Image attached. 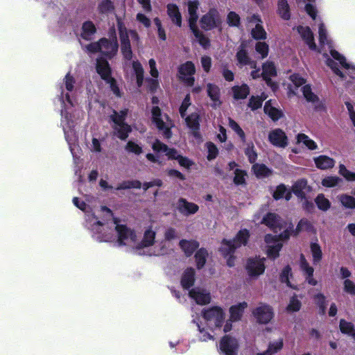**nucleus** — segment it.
<instances>
[{"label": "nucleus", "mask_w": 355, "mask_h": 355, "mask_svg": "<svg viewBox=\"0 0 355 355\" xmlns=\"http://www.w3.org/2000/svg\"><path fill=\"white\" fill-rule=\"evenodd\" d=\"M60 89V100L63 105L60 123L65 139L76 161L80 157V149L76 144L77 136L74 128L84 115L83 110L76 108V97L80 92V87L75 77L69 72L63 78Z\"/></svg>", "instance_id": "obj_1"}, {"label": "nucleus", "mask_w": 355, "mask_h": 355, "mask_svg": "<svg viewBox=\"0 0 355 355\" xmlns=\"http://www.w3.org/2000/svg\"><path fill=\"white\" fill-rule=\"evenodd\" d=\"M261 223L268 226L275 232L283 230V232L279 236L266 234L265 236L267 255L269 258L275 259L279 257L283 242L289 239L293 232V225L291 223H286L275 213H268L263 218Z\"/></svg>", "instance_id": "obj_2"}, {"label": "nucleus", "mask_w": 355, "mask_h": 355, "mask_svg": "<svg viewBox=\"0 0 355 355\" xmlns=\"http://www.w3.org/2000/svg\"><path fill=\"white\" fill-rule=\"evenodd\" d=\"M102 210L105 212V217L103 220L105 225L101 227L100 232L101 234H110L112 238L107 241H98L110 242L115 241L117 245L126 246L135 252L137 237L136 233L126 225L121 224L120 220L114 218L110 209L103 207Z\"/></svg>", "instance_id": "obj_3"}, {"label": "nucleus", "mask_w": 355, "mask_h": 355, "mask_svg": "<svg viewBox=\"0 0 355 355\" xmlns=\"http://www.w3.org/2000/svg\"><path fill=\"white\" fill-rule=\"evenodd\" d=\"M318 33L320 44L322 49H324L325 46H327L331 57L330 58L327 53H323V56L326 58L325 62L327 66L330 67L335 74L341 78H345L346 75H347L350 78L355 80V66L347 62L345 58L342 55L333 49L331 42L328 39L327 30L323 24H320Z\"/></svg>", "instance_id": "obj_4"}, {"label": "nucleus", "mask_w": 355, "mask_h": 355, "mask_svg": "<svg viewBox=\"0 0 355 355\" xmlns=\"http://www.w3.org/2000/svg\"><path fill=\"white\" fill-rule=\"evenodd\" d=\"M73 205L85 212V225L90 231L92 236L96 241H107L112 238L109 234H101L100 230L105 224L103 220L105 217V212H103L102 207L101 209H92L83 200L78 198H73Z\"/></svg>", "instance_id": "obj_5"}, {"label": "nucleus", "mask_w": 355, "mask_h": 355, "mask_svg": "<svg viewBox=\"0 0 355 355\" xmlns=\"http://www.w3.org/2000/svg\"><path fill=\"white\" fill-rule=\"evenodd\" d=\"M156 232L151 227L146 229L141 241L137 239L135 253L139 255L160 256L168 252L166 242H155Z\"/></svg>", "instance_id": "obj_6"}, {"label": "nucleus", "mask_w": 355, "mask_h": 355, "mask_svg": "<svg viewBox=\"0 0 355 355\" xmlns=\"http://www.w3.org/2000/svg\"><path fill=\"white\" fill-rule=\"evenodd\" d=\"M250 236L249 232L244 229L240 230L232 241L223 239L221 242L220 252L227 258V265L233 267L235 265V257L233 255L235 250L241 245H245Z\"/></svg>", "instance_id": "obj_7"}, {"label": "nucleus", "mask_w": 355, "mask_h": 355, "mask_svg": "<svg viewBox=\"0 0 355 355\" xmlns=\"http://www.w3.org/2000/svg\"><path fill=\"white\" fill-rule=\"evenodd\" d=\"M83 48L88 53H100L107 58H113L118 51V43L116 37L111 40L101 38L96 42H92Z\"/></svg>", "instance_id": "obj_8"}, {"label": "nucleus", "mask_w": 355, "mask_h": 355, "mask_svg": "<svg viewBox=\"0 0 355 355\" xmlns=\"http://www.w3.org/2000/svg\"><path fill=\"white\" fill-rule=\"evenodd\" d=\"M119 30L121 40V51L124 59L130 60L132 57V52L130 45V41L137 42L138 35L135 31H127L126 28L119 22Z\"/></svg>", "instance_id": "obj_9"}, {"label": "nucleus", "mask_w": 355, "mask_h": 355, "mask_svg": "<svg viewBox=\"0 0 355 355\" xmlns=\"http://www.w3.org/2000/svg\"><path fill=\"white\" fill-rule=\"evenodd\" d=\"M225 314L223 309L218 306H214L205 310L202 312V319L208 329L214 331L220 330L224 322Z\"/></svg>", "instance_id": "obj_10"}, {"label": "nucleus", "mask_w": 355, "mask_h": 355, "mask_svg": "<svg viewBox=\"0 0 355 355\" xmlns=\"http://www.w3.org/2000/svg\"><path fill=\"white\" fill-rule=\"evenodd\" d=\"M152 120L157 128L162 132L163 136L167 139L171 137V128L173 123L168 116L162 112L159 107L155 106L152 109Z\"/></svg>", "instance_id": "obj_11"}, {"label": "nucleus", "mask_w": 355, "mask_h": 355, "mask_svg": "<svg viewBox=\"0 0 355 355\" xmlns=\"http://www.w3.org/2000/svg\"><path fill=\"white\" fill-rule=\"evenodd\" d=\"M154 151L158 153H165L168 159H174L178 161L179 164L186 168H189L193 162L187 157L181 156L178 151L173 148H169L168 146L159 140H156L152 146Z\"/></svg>", "instance_id": "obj_12"}, {"label": "nucleus", "mask_w": 355, "mask_h": 355, "mask_svg": "<svg viewBox=\"0 0 355 355\" xmlns=\"http://www.w3.org/2000/svg\"><path fill=\"white\" fill-rule=\"evenodd\" d=\"M96 71L101 78L106 81L110 89L116 96H121L120 90L116 84L115 80L111 76V69L108 62L103 58L96 60Z\"/></svg>", "instance_id": "obj_13"}, {"label": "nucleus", "mask_w": 355, "mask_h": 355, "mask_svg": "<svg viewBox=\"0 0 355 355\" xmlns=\"http://www.w3.org/2000/svg\"><path fill=\"white\" fill-rule=\"evenodd\" d=\"M127 113L128 110L124 109L119 112L114 111L113 114L111 116V119L114 123V129L115 134L123 140L128 137V134L131 131L130 126L124 123Z\"/></svg>", "instance_id": "obj_14"}, {"label": "nucleus", "mask_w": 355, "mask_h": 355, "mask_svg": "<svg viewBox=\"0 0 355 355\" xmlns=\"http://www.w3.org/2000/svg\"><path fill=\"white\" fill-rule=\"evenodd\" d=\"M265 260V258L259 257H251L247 260L245 270L250 278L257 279L264 272L266 269Z\"/></svg>", "instance_id": "obj_15"}, {"label": "nucleus", "mask_w": 355, "mask_h": 355, "mask_svg": "<svg viewBox=\"0 0 355 355\" xmlns=\"http://www.w3.org/2000/svg\"><path fill=\"white\" fill-rule=\"evenodd\" d=\"M201 27L207 31L218 28L221 24V19L216 8H211L200 19Z\"/></svg>", "instance_id": "obj_16"}, {"label": "nucleus", "mask_w": 355, "mask_h": 355, "mask_svg": "<svg viewBox=\"0 0 355 355\" xmlns=\"http://www.w3.org/2000/svg\"><path fill=\"white\" fill-rule=\"evenodd\" d=\"M252 315L257 322L268 324L272 319L274 312L270 305L261 303L253 310Z\"/></svg>", "instance_id": "obj_17"}, {"label": "nucleus", "mask_w": 355, "mask_h": 355, "mask_svg": "<svg viewBox=\"0 0 355 355\" xmlns=\"http://www.w3.org/2000/svg\"><path fill=\"white\" fill-rule=\"evenodd\" d=\"M196 68L192 62L187 61L179 68L180 78L189 86L193 85Z\"/></svg>", "instance_id": "obj_18"}, {"label": "nucleus", "mask_w": 355, "mask_h": 355, "mask_svg": "<svg viewBox=\"0 0 355 355\" xmlns=\"http://www.w3.org/2000/svg\"><path fill=\"white\" fill-rule=\"evenodd\" d=\"M268 140L274 146L284 148L288 145V137L282 129L276 128L268 133Z\"/></svg>", "instance_id": "obj_19"}, {"label": "nucleus", "mask_w": 355, "mask_h": 355, "mask_svg": "<svg viewBox=\"0 0 355 355\" xmlns=\"http://www.w3.org/2000/svg\"><path fill=\"white\" fill-rule=\"evenodd\" d=\"M238 347L236 338L225 336L220 340L219 349L225 355H236Z\"/></svg>", "instance_id": "obj_20"}, {"label": "nucleus", "mask_w": 355, "mask_h": 355, "mask_svg": "<svg viewBox=\"0 0 355 355\" xmlns=\"http://www.w3.org/2000/svg\"><path fill=\"white\" fill-rule=\"evenodd\" d=\"M300 266L305 277L306 282L311 286H316L318 281L313 277L314 269L309 264L303 254L300 256Z\"/></svg>", "instance_id": "obj_21"}, {"label": "nucleus", "mask_w": 355, "mask_h": 355, "mask_svg": "<svg viewBox=\"0 0 355 355\" xmlns=\"http://www.w3.org/2000/svg\"><path fill=\"white\" fill-rule=\"evenodd\" d=\"M276 73V67L272 62H268L263 65L262 77L266 84L270 86L273 91L277 88V85L271 80L270 77L275 76Z\"/></svg>", "instance_id": "obj_22"}, {"label": "nucleus", "mask_w": 355, "mask_h": 355, "mask_svg": "<svg viewBox=\"0 0 355 355\" xmlns=\"http://www.w3.org/2000/svg\"><path fill=\"white\" fill-rule=\"evenodd\" d=\"M189 294L198 304L203 305L210 302V293L203 288H194L189 291Z\"/></svg>", "instance_id": "obj_23"}, {"label": "nucleus", "mask_w": 355, "mask_h": 355, "mask_svg": "<svg viewBox=\"0 0 355 355\" xmlns=\"http://www.w3.org/2000/svg\"><path fill=\"white\" fill-rule=\"evenodd\" d=\"M251 24H254L255 27L252 30V35L256 40H264L266 38V33L261 26V20L259 15H253L249 20Z\"/></svg>", "instance_id": "obj_24"}, {"label": "nucleus", "mask_w": 355, "mask_h": 355, "mask_svg": "<svg viewBox=\"0 0 355 355\" xmlns=\"http://www.w3.org/2000/svg\"><path fill=\"white\" fill-rule=\"evenodd\" d=\"M189 12V28L197 26L198 19V10L200 6L198 0H189L187 3Z\"/></svg>", "instance_id": "obj_25"}, {"label": "nucleus", "mask_w": 355, "mask_h": 355, "mask_svg": "<svg viewBox=\"0 0 355 355\" xmlns=\"http://www.w3.org/2000/svg\"><path fill=\"white\" fill-rule=\"evenodd\" d=\"M298 33L300 35L302 39L309 46V49L313 51L317 50L316 44L314 42L313 34L308 26H300L297 28Z\"/></svg>", "instance_id": "obj_26"}, {"label": "nucleus", "mask_w": 355, "mask_h": 355, "mask_svg": "<svg viewBox=\"0 0 355 355\" xmlns=\"http://www.w3.org/2000/svg\"><path fill=\"white\" fill-rule=\"evenodd\" d=\"M178 211L183 215L193 214L198 211V206L193 202H189L184 198H180L177 204Z\"/></svg>", "instance_id": "obj_27"}, {"label": "nucleus", "mask_w": 355, "mask_h": 355, "mask_svg": "<svg viewBox=\"0 0 355 355\" xmlns=\"http://www.w3.org/2000/svg\"><path fill=\"white\" fill-rule=\"evenodd\" d=\"M302 90L304 97L308 102L313 104L315 110H321L323 108L322 103L320 101L318 97L312 92L310 85H304Z\"/></svg>", "instance_id": "obj_28"}, {"label": "nucleus", "mask_w": 355, "mask_h": 355, "mask_svg": "<svg viewBox=\"0 0 355 355\" xmlns=\"http://www.w3.org/2000/svg\"><path fill=\"white\" fill-rule=\"evenodd\" d=\"M167 15L171 21L178 27L182 26V17L178 6L174 3H168L166 6Z\"/></svg>", "instance_id": "obj_29"}, {"label": "nucleus", "mask_w": 355, "mask_h": 355, "mask_svg": "<svg viewBox=\"0 0 355 355\" xmlns=\"http://www.w3.org/2000/svg\"><path fill=\"white\" fill-rule=\"evenodd\" d=\"M207 94L211 101V105L214 108L219 107L221 104L220 99V89L216 85L209 83L207 84Z\"/></svg>", "instance_id": "obj_30"}, {"label": "nucleus", "mask_w": 355, "mask_h": 355, "mask_svg": "<svg viewBox=\"0 0 355 355\" xmlns=\"http://www.w3.org/2000/svg\"><path fill=\"white\" fill-rule=\"evenodd\" d=\"M187 126L191 130L193 135L196 139H201L198 132L199 129V115L198 113H192L185 118Z\"/></svg>", "instance_id": "obj_31"}, {"label": "nucleus", "mask_w": 355, "mask_h": 355, "mask_svg": "<svg viewBox=\"0 0 355 355\" xmlns=\"http://www.w3.org/2000/svg\"><path fill=\"white\" fill-rule=\"evenodd\" d=\"M292 191L298 198L303 199L306 193L310 191V187L306 180L300 179L293 185Z\"/></svg>", "instance_id": "obj_32"}, {"label": "nucleus", "mask_w": 355, "mask_h": 355, "mask_svg": "<svg viewBox=\"0 0 355 355\" xmlns=\"http://www.w3.org/2000/svg\"><path fill=\"white\" fill-rule=\"evenodd\" d=\"M96 32V28L94 24L91 21H86L82 25L80 37L85 40H91L93 39Z\"/></svg>", "instance_id": "obj_33"}, {"label": "nucleus", "mask_w": 355, "mask_h": 355, "mask_svg": "<svg viewBox=\"0 0 355 355\" xmlns=\"http://www.w3.org/2000/svg\"><path fill=\"white\" fill-rule=\"evenodd\" d=\"M284 347V340L280 338L270 341L268 343V348L263 352L258 353L257 355H275L279 352Z\"/></svg>", "instance_id": "obj_34"}, {"label": "nucleus", "mask_w": 355, "mask_h": 355, "mask_svg": "<svg viewBox=\"0 0 355 355\" xmlns=\"http://www.w3.org/2000/svg\"><path fill=\"white\" fill-rule=\"evenodd\" d=\"M248 307L245 302H240L230 308L231 321H239L241 319L244 310Z\"/></svg>", "instance_id": "obj_35"}, {"label": "nucleus", "mask_w": 355, "mask_h": 355, "mask_svg": "<svg viewBox=\"0 0 355 355\" xmlns=\"http://www.w3.org/2000/svg\"><path fill=\"white\" fill-rule=\"evenodd\" d=\"M181 250L187 257H190L193 252L198 248L199 243L195 240L182 239L179 242Z\"/></svg>", "instance_id": "obj_36"}, {"label": "nucleus", "mask_w": 355, "mask_h": 355, "mask_svg": "<svg viewBox=\"0 0 355 355\" xmlns=\"http://www.w3.org/2000/svg\"><path fill=\"white\" fill-rule=\"evenodd\" d=\"M315 166L321 170H327L334 167L335 161L327 155H320L313 159Z\"/></svg>", "instance_id": "obj_37"}, {"label": "nucleus", "mask_w": 355, "mask_h": 355, "mask_svg": "<svg viewBox=\"0 0 355 355\" xmlns=\"http://www.w3.org/2000/svg\"><path fill=\"white\" fill-rule=\"evenodd\" d=\"M193 320L192 322L196 324V327H198V329L199 331V339L201 341H207L209 340H213L214 336L211 335L209 332L207 331L205 329V327L203 326L201 321H199V317L195 316L194 315H192Z\"/></svg>", "instance_id": "obj_38"}, {"label": "nucleus", "mask_w": 355, "mask_h": 355, "mask_svg": "<svg viewBox=\"0 0 355 355\" xmlns=\"http://www.w3.org/2000/svg\"><path fill=\"white\" fill-rule=\"evenodd\" d=\"M263 110L265 113L273 121H277L283 116L282 112L273 106L271 101L265 103Z\"/></svg>", "instance_id": "obj_39"}, {"label": "nucleus", "mask_w": 355, "mask_h": 355, "mask_svg": "<svg viewBox=\"0 0 355 355\" xmlns=\"http://www.w3.org/2000/svg\"><path fill=\"white\" fill-rule=\"evenodd\" d=\"M195 271L193 268H187L182 277L181 284L185 289L190 288L193 286L194 282Z\"/></svg>", "instance_id": "obj_40"}, {"label": "nucleus", "mask_w": 355, "mask_h": 355, "mask_svg": "<svg viewBox=\"0 0 355 355\" xmlns=\"http://www.w3.org/2000/svg\"><path fill=\"white\" fill-rule=\"evenodd\" d=\"M244 48V44H242L241 46V49L236 54L239 63L241 65H250L251 68H255V62L250 60V58H248Z\"/></svg>", "instance_id": "obj_41"}, {"label": "nucleus", "mask_w": 355, "mask_h": 355, "mask_svg": "<svg viewBox=\"0 0 355 355\" xmlns=\"http://www.w3.org/2000/svg\"><path fill=\"white\" fill-rule=\"evenodd\" d=\"M297 143L302 144L304 146H306L309 150H313L318 148V145L316 143L310 139L306 135L303 133H300L297 135Z\"/></svg>", "instance_id": "obj_42"}, {"label": "nucleus", "mask_w": 355, "mask_h": 355, "mask_svg": "<svg viewBox=\"0 0 355 355\" xmlns=\"http://www.w3.org/2000/svg\"><path fill=\"white\" fill-rule=\"evenodd\" d=\"M292 194L289 189H288L285 185L280 184L277 187L275 191L273 193V197L275 200L281 198H285L287 201L291 198Z\"/></svg>", "instance_id": "obj_43"}, {"label": "nucleus", "mask_w": 355, "mask_h": 355, "mask_svg": "<svg viewBox=\"0 0 355 355\" xmlns=\"http://www.w3.org/2000/svg\"><path fill=\"white\" fill-rule=\"evenodd\" d=\"M339 327L343 334H347L355 340V328L352 322L341 319L340 320Z\"/></svg>", "instance_id": "obj_44"}, {"label": "nucleus", "mask_w": 355, "mask_h": 355, "mask_svg": "<svg viewBox=\"0 0 355 355\" xmlns=\"http://www.w3.org/2000/svg\"><path fill=\"white\" fill-rule=\"evenodd\" d=\"M232 92L235 99H244L249 94L250 89L247 85L243 84L241 86H234L232 87Z\"/></svg>", "instance_id": "obj_45"}, {"label": "nucleus", "mask_w": 355, "mask_h": 355, "mask_svg": "<svg viewBox=\"0 0 355 355\" xmlns=\"http://www.w3.org/2000/svg\"><path fill=\"white\" fill-rule=\"evenodd\" d=\"M277 12L282 19L285 20L290 19L289 6L286 0H278Z\"/></svg>", "instance_id": "obj_46"}, {"label": "nucleus", "mask_w": 355, "mask_h": 355, "mask_svg": "<svg viewBox=\"0 0 355 355\" xmlns=\"http://www.w3.org/2000/svg\"><path fill=\"white\" fill-rule=\"evenodd\" d=\"M310 249L313 257V262L314 264H317L322 258L321 248L317 242H311Z\"/></svg>", "instance_id": "obj_47"}, {"label": "nucleus", "mask_w": 355, "mask_h": 355, "mask_svg": "<svg viewBox=\"0 0 355 355\" xmlns=\"http://www.w3.org/2000/svg\"><path fill=\"white\" fill-rule=\"evenodd\" d=\"M191 31L197 39L199 44L204 48H207L209 46V40L206 37L203 33L198 29V26L191 27Z\"/></svg>", "instance_id": "obj_48"}, {"label": "nucleus", "mask_w": 355, "mask_h": 355, "mask_svg": "<svg viewBox=\"0 0 355 355\" xmlns=\"http://www.w3.org/2000/svg\"><path fill=\"white\" fill-rule=\"evenodd\" d=\"M254 174L258 178L267 177L271 174V171L264 164H257L252 167Z\"/></svg>", "instance_id": "obj_49"}, {"label": "nucleus", "mask_w": 355, "mask_h": 355, "mask_svg": "<svg viewBox=\"0 0 355 355\" xmlns=\"http://www.w3.org/2000/svg\"><path fill=\"white\" fill-rule=\"evenodd\" d=\"M207 256H208V252H207V250H205L204 248H200V250H198L196 252V253L195 254V258H196V265H197L198 268L200 269L204 266V265L206 262Z\"/></svg>", "instance_id": "obj_50"}, {"label": "nucleus", "mask_w": 355, "mask_h": 355, "mask_svg": "<svg viewBox=\"0 0 355 355\" xmlns=\"http://www.w3.org/2000/svg\"><path fill=\"white\" fill-rule=\"evenodd\" d=\"M132 69L135 71V73L137 77V83L138 87H140L142 85L144 80V69L138 61H134L132 62Z\"/></svg>", "instance_id": "obj_51"}, {"label": "nucleus", "mask_w": 355, "mask_h": 355, "mask_svg": "<svg viewBox=\"0 0 355 355\" xmlns=\"http://www.w3.org/2000/svg\"><path fill=\"white\" fill-rule=\"evenodd\" d=\"M315 202L317 205L319 209L322 211H327L331 206L329 200L326 198L324 194H319L315 199Z\"/></svg>", "instance_id": "obj_52"}, {"label": "nucleus", "mask_w": 355, "mask_h": 355, "mask_svg": "<svg viewBox=\"0 0 355 355\" xmlns=\"http://www.w3.org/2000/svg\"><path fill=\"white\" fill-rule=\"evenodd\" d=\"M164 239L161 241L160 242H166V245L168 248V250H170L169 242L172 240L178 239V232L173 227H168L164 232Z\"/></svg>", "instance_id": "obj_53"}, {"label": "nucleus", "mask_w": 355, "mask_h": 355, "mask_svg": "<svg viewBox=\"0 0 355 355\" xmlns=\"http://www.w3.org/2000/svg\"><path fill=\"white\" fill-rule=\"evenodd\" d=\"M114 9L112 2L110 0H101L98 5V10L101 14H107Z\"/></svg>", "instance_id": "obj_54"}, {"label": "nucleus", "mask_w": 355, "mask_h": 355, "mask_svg": "<svg viewBox=\"0 0 355 355\" xmlns=\"http://www.w3.org/2000/svg\"><path fill=\"white\" fill-rule=\"evenodd\" d=\"M141 187V183L139 180H128L121 182L117 187L116 190H122L127 189H140Z\"/></svg>", "instance_id": "obj_55"}, {"label": "nucleus", "mask_w": 355, "mask_h": 355, "mask_svg": "<svg viewBox=\"0 0 355 355\" xmlns=\"http://www.w3.org/2000/svg\"><path fill=\"white\" fill-rule=\"evenodd\" d=\"M228 125L238 135V136L241 138L243 142L245 141V135L239 125L233 119L229 118L228 119Z\"/></svg>", "instance_id": "obj_56"}, {"label": "nucleus", "mask_w": 355, "mask_h": 355, "mask_svg": "<svg viewBox=\"0 0 355 355\" xmlns=\"http://www.w3.org/2000/svg\"><path fill=\"white\" fill-rule=\"evenodd\" d=\"M301 308V302L296 295L293 296L287 306V311L289 312L298 311Z\"/></svg>", "instance_id": "obj_57"}, {"label": "nucleus", "mask_w": 355, "mask_h": 355, "mask_svg": "<svg viewBox=\"0 0 355 355\" xmlns=\"http://www.w3.org/2000/svg\"><path fill=\"white\" fill-rule=\"evenodd\" d=\"M205 146L207 149V159L212 160L215 159L218 154V150L216 146L212 142H207Z\"/></svg>", "instance_id": "obj_58"}, {"label": "nucleus", "mask_w": 355, "mask_h": 355, "mask_svg": "<svg viewBox=\"0 0 355 355\" xmlns=\"http://www.w3.org/2000/svg\"><path fill=\"white\" fill-rule=\"evenodd\" d=\"M255 50L257 53L260 54L261 59L266 58L268 54V46L266 42H257Z\"/></svg>", "instance_id": "obj_59"}, {"label": "nucleus", "mask_w": 355, "mask_h": 355, "mask_svg": "<svg viewBox=\"0 0 355 355\" xmlns=\"http://www.w3.org/2000/svg\"><path fill=\"white\" fill-rule=\"evenodd\" d=\"M314 301L320 307L322 313L326 311V297L321 293L316 294L314 296Z\"/></svg>", "instance_id": "obj_60"}, {"label": "nucleus", "mask_w": 355, "mask_h": 355, "mask_svg": "<svg viewBox=\"0 0 355 355\" xmlns=\"http://www.w3.org/2000/svg\"><path fill=\"white\" fill-rule=\"evenodd\" d=\"M125 150L129 152L134 153L135 155H139L142 153V148L137 144L134 141H129L126 146Z\"/></svg>", "instance_id": "obj_61"}, {"label": "nucleus", "mask_w": 355, "mask_h": 355, "mask_svg": "<svg viewBox=\"0 0 355 355\" xmlns=\"http://www.w3.org/2000/svg\"><path fill=\"white\" fill-rule=\"evenodd\" d=\"M343 291L347 294L355 296V283L350 279L343 282Z\"/></svg>", "instance_id": "obj_62"}, {"label": "nucleus", "mask_w": 355, "mask_h": 355, "mask_svg": "<svg viewBox=\"0 0 355 355\" xmlns=\"http://www.w3.org/2000/svg\"><path fill=\"white\" fill-rule=\"evenodd\" d=\"M340 202L347 208H355V198L352 196L347 195L342 196L340 197Z\"/></svg>", "instance_id": "obj_63"}, {"label": "nucleus", "mask_w": 355, "mask_h": 355, "mask_svg": "<svg viewBox=\"0 0 355 355\" xmlns=\"http://www.w3.org/2000/svg\"><path fill=\"white\" fill-rule=\"evenodd\" d=\"M339 173L348 181L355 180V173L348 171L343 164L339 166Z\"/></svg>", "instance_id": "obj_64"}]
</instances>
